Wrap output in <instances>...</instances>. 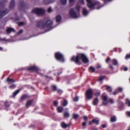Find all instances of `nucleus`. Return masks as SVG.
Wrapping results in <instances>:
<instances>
[{
	"mask_svg": "<svg viewBox=\"0 0 130 130\" xmlns=\"http://www.w3.org/2000/svg\"><path fill=\"white\" fill-rule=\"evenodd\" d=\"M18 24L19 26H20L23 25L24 23L23 22H20L18 23Z\"/></svg>",
	"mask_w": 130,
	"mask_h": 130,
	"instance_id": "nucleus-46",
	"label": "nucleus"
},
{
	"mask_svg": "<svg viewBox=\"0 0 130 130\" xmlns=\"http://www.w3.org/2000/svg\"><path fill=\"white\" fill-rule=\"evenodd\" d=\"M92 130H98V129L96 128H92Z\"/></svg>",
	"mask_w": 130,
	"mask_h": 130,
	"instance_id": "nucleus-61",
	"label": "nucleus"
},
{
	"mask_svg": "<svg viewBox=\"0 0 130 130\" xmlns=\"http://www.w3.org/2000/svg\"><path fill=\"white\" fill-rule=\"evenodd\" d=\"M16 85H15L13 84L11 86H9V88L11 89H13L15 88Z\"/></svg>",
	"mask_w": 130,
	"mask_h": 130,
	"instance_id": "nucleus-40",
	"label": "nucleus"
},
{
	"mask_svg": "<svg viewBox=\"0 0 130 130\" xmlns=\"http://www.w3.org/2000/svg\"><path fill=\"white\" fill-rule=\"evenodd\" d=\"M9 11V10L7 9H5L4 10H0V18H2L6 15Z\"/></svg>",
	"mask_w": 130,
	"mask_h": 130,
	"instance_id": "nucleus-8",
	"label": "nucleus"
},
{
	"mask_svg": "<svg viewBox=\"0 0 130 130\" xmlns=\"http://www.w3.org/2000/svg\"><path fill=\"white\" fill-rule=\"evenodd\" d=\"M86 122H85L83 123L82 124V125L83 126H85L86 125Z\"/></svg>",
	"mask_w": 130,
	"mask_h": 130,
	"instance_id": "nucleus-53",
	"label": "nucleus"
},
{
	"mask_svg": "<svg viewBox=\"0 0 130 130\" xmlns=\"http://www.w3.org/2000/svg\"><path fill=\"white\" fill-rule=\"evenodd\" d=\"M56 22L57 23L60 22L61 21V17L60 15H57L56 17Z\"/></svg>",
	"mask_w": 130,
	"mask_h": 130,
	"instance_id": "nucleus-16",
	"label": "nucleus"
},
{
	"mask_svg": "<svg viewBox=\"0 0 130 130\" xmlns=\"http://www.w3.org/2000/svg\"><path fill=\"white\" fill-rule=\"evenodd\" d=\"M111 60L110 59L109 57H108L107 59H106V63H108L109 61H110Z\"/></svg>",
	"mask_w": 130,
	"mask_h": 130,
	"instance_id": "nucleus-51",
	"label": "nucleus"
},
{
	"mask_svg": "<svg viewBox=\"0 0 130 130\" xmlns=\"http://www.w3.org/2000/svg\"><path fill=\"white\" fill-rule=\"evenodd\" d=\"M33 101L32 100H30L28 101L26 104V106L28 107L29 106H30L32 103Z\"/></svg>",
	"mask_w": 130,
	"mask_h": 130,
	"instance_id": "nucleus-21",
	"label": "nucleus"
},
{
	"mask_svg": "<svg viewBox=\"0 0 130 130\" xmlns=\"http://www.w3.org/2000/svg\"><path fill=\"white\" fill-rule=\"evenodd\" d=\"M58 102L57 101H55L54 102V104L55 106H57L58 104Z\"/></svg>",
	"mask_w": 130,
	"mask_h": 130,
	"instance_id": "nucleus-49",
	"label": "nucleus"
},
{
	"mask_svg": "<svg viewBox=\"0 0 130 130\" xmlns=\"http://www.w3.org/2000/svg\"><path fill=\"white\" fill-rule=\"evenodd\" d=\"M55 57L56 59L59 61L62 62H63L64 61L63 56L60 53H56L55 54Z\"/></svg>",
	"mask_w": 130,
	"mask_h": 130,
	"instance_id": "nucleus-5",
	"label": "nucleus"
},
{
	"mask_svg": "<svg viewBox=\"0 0 130 130\" xmlns=\"http://www.w3.org/2000/svg\"><path fill=\"white\" fill-rule=\"evenodd\" d=\"M89 69L92 72H93L95 71V68L92 67H90L89 68Z\"/></svg>",
	"mask_w": 130,
	"mask_h": 130,
	"instance_id": "nucleus-33",
	"label": "nucleus"
},
{
	"mask_svg": "<svg viewBox=\"0 0 130 130\" xmlns=\"http://www.w3.org/2000/svg\"><path fill=\"white\" fill-rule=\"evenodd\" d=\"M109 67L111 69H113V67L111 65H109Z\"/></svg>",
	"mask_w": 130,
	"mask_h": 130,
	"instance_id": "nucleus-60",
	"label": "nucleus"
},
{
	"mask_svg": "<svg viewBox=\"0 0 130 130\" xmlns=\"http://www.w3.org/2000/svg\"><path fill=\"white\" fill-rule=\"evenodd\" d=\"M109 101L111 104L113 103L114 102L113 100L112 99H110L109 100Z\"/></svg>",
	"mask_w": 130,
	"mask_h": 130,
	"instance_id": "nucleus-47",
	"label": "nucleus"
},
{
	"mask_svg": "<svg viewBox=\"0 0 130 130\" xmlns=\"http://www.w3.org/2000/svg\"><path fill=\"white\" fill-rule=\"evenodd\" d=\"M80 6L77 4L76 7V9L77 11L78 12V13H79V12L80 11Z\"/></svg>",
	"mask_w": 130,
	"mask_h": 130,
	"instance_id": "nucleus-32",
	"label": "nucleus"
},
{
	"mask_svg": "<svg viewBox=\"0 0 130 130\" xmlns=\"http://www.w3.org/2000/svg\"><path fill=\"white\" fill-rule=\"evenodd\" d=\"M92 123H93L92 122H92H91V121H89V124L90 125H91L92 124Z\"/></svg>",
	"mask_w": 130,
	"mask_h": 130,
	"instance_id": "nucleus-63",
	"label": "nucleus"
},
{
	"mask_svg": "<svg viewBox=\"0 0 130 130\" xmlns=\"http://www.w3.org/2000/svg\"><path fill=\"white\" fill-rule=\"evenodd\" d=\"M92 122L93 123H95L97 125H98L99 124V121L98 120H96L95 119H93L92 120Z\"/></svg>",
	"mask_w": 130,
	"mask_h": 130,
	"instance_id": "nucleus-27",
	"label": "nucleus"
},
{
	"mask_svg": "<svg viewBox=\"0 0 130 130\" xmlns=\"http://www.w3.org/2000/svg\"><path fill=\"white\" fill-rule=\"evenodd\" d=\"M71 125V123H69L68 124H66L64 122H62L61 124V125L62 127L64 128H66L70 126Z\"/></svg>",
	"mask_w": 130,
	"mask_h": 130,
	"instance_id": "nucleus-10",
	"label": "nucleus"
},
{
	"mask_svg": "<svg viewBox=\"0 0 130 130\" xmlns=\"http://www.w3.org/2000/svg\"><path fill=\"white\" fill-rule=\"evenodd\" d=\"M130 58V54H127L126 56L125 57V59H127L128 58Z\"/></svg>",
	"mask_w": 130,
	"mask_h": 130,
	"instance_id": "nucleus-41",
	"label": "nucleus"
},
{
	"mask_svg": "<svg viewBox=\"0 0 130 130\" xmlns=\"http://www.w3.org/2000/svg\"><path fill=\"white\" fill-rule=\"evenodd\" d=\"M61 3L63 5L66 4L67 2V0H60Z\"/></svg>",
	"mask_w": 130,
	"mask_h": 130,
	"instance_id": "nucleus-34",
	"label": "nucleus"
},
{
	"mask_svg": "<svg viewBox=\"0 0 130 130\" xmlns=\"http://www.w3.org/2000/svg\"><path fill=\"white\" fill-rule=\"evenodd\" d=\"M101 126L103 128H105L106 127V126L105 124H103L101 125Z\"/></svg>",
	"mask_w": 130,
	"mask_h": 130,
	"instance_id": "nucleus-58",
	"label": "nucleus"
},
{
	"mask_svg": "<svg viewBox=\"0 0 130 130\" xmlns=\"http://www.w3.org/2000/svg\"><path fill=\"white\" fill-rule=\"evenodd\" d=\"M73 118L75 120H77L78 118L79 117V115L78 114L76 113H73L72 115Z\"/></svg>",
	"mask_w": 130,
	"mask_h": 130,
	"instance_id": "nucleus-17",
	"label": "nucleus"
},
{
	"mask_svg": "<svg viewBox=\"0 0 130 130\" xmlns=\"http://www.w3.org/2000/svg\"><path fill=\"white\" fill-rule=\"evenodd\" d=\"M83 119L84 120H87L88 118L86 116H84L83 117Z\"/></svg>",
	"mask_w": 130,
	"mask_h": 130,
	"instance_id": "nucleus-54",
	"label": "nucleus"
},
{
	"mask_svg": "<svg viewBox=\"0 0 130 130\" xmlns=\"http://www.w3.org/2000/svg\"><path fill=\"white\" fill-rule=\"evenodd\" d=\"M126 114L127 116L130 117V111H127Z\"/></svg>",
	"mask_w": 130,
	"mask_h": 130,
	"instance_id": "nucleus-42",
	"label": "nucleus"
},
{
	"mask_svg": "<svg viewBox=\"0 0 130 130\" xmlns=\"http://www.w3.org/2000/svg\"><path fill=\"white\" fill-rule=\"evenodd\" d=\"M99 103V100L97 98H95L93 100L92 104L93 105L97 106Z\"/></svg>",
	"mask_w": 130,
	"mask_h": 130,
	"instance_id": "nucleus-14",
	"label": "nucleus"
},
{
	"mask_svg": "<svg viewBox=\"0 0 130 130\" xmlns=\"http://www.w3.org/2000/svg\"><path fill=\"white\" fill-rule=\"evenodd\" d=\"M125 104H127L128 106L130 107V100L128 99H126Z\"/></svg>",
	"mask_w": 130,
	"mask_h": 130,
	"instance_id": "nucleus-24",
	"label": "nucleus"
},
{
	"mask_svg": "<svg viewBox=\"0 0 130 130\" xmlns=\"http://www.w3.org/2000/svg\"><path fill=\"white\" fill-rule=\"evenodd\" d=\"M23 31V30L22 29H21L18 32V35L22 33Z\"/></svg>",
	"mask_w": 130,
	"mask_h": 130,
	"instance_id": "nucleus-44",
	"label": "nucleus"
},
{
	"mask_svg": "<svg viewBox=\"0 0 130 130\" xmlns=\"http://www.w3.org/2000/svg\"><path fill=\"white\" fill-rule=\"evenodd\" d=\"M93 92L92 90L90 89H88L86 93V98L87 99L90 100L92 98Z\"/></svg>",
	"mask_w": 130,
	"mask_h": 130,
	"instance_id": "nucleus-6",
	"label": "nucleus"
},
{
	"mask_svg": "<svg viewBox=\"0 0 130 130\" xmlns=\"http://www.w3.org/2000/svg\"><path fill=\"white\" fill-rule=\"evenodd\" d=\"M105 3L106 2H109L111 1L112 0H103Z\"/></svg>",
	"mask_w": 130,
	"mask_h": 130,
	"instance_id": "nucleus-59",
	"label": "nucleus"
},
{
	"mask_svg": "<svg viewBox=\"0 0 130 130\" xmlns=\"http://www.w3.org/2000/svg\"><path fill=\"white\" fill-rule=\"evenodd\" d=\"M87 6L90 8H92L95 6V8L97 9H99L101 7L103 6L104 5L101 7L100 6V3L98 1H93L92 0H87Z\"/></svg>",
	"mask_w": 130,
	"mask_h": 130,
	"instance_id": "nucleus-3",
	"label": "nucleus"
},
{
	"mask_svg": "<svg viewBox=\"0 0 130 130\" xmlns=\"http://www.w3.org/2000/svg\"><path fill=\"white\" fill-rule=\"evenodd\" d=\"M1 40L3 41H5L6 42H9V40L8 39H6L5 38H4L1 39Z\"/></svg>",
	"mask_w": 130,
	"mask_h": 130,
	"instance_id": "nucleus-43",
	"label": "nucleus"
},
{
	"mask_svg": "<svg viewBox=\"0 0 130 130\" xmlns=\"http://www.w3.org/2000/svg\"><path fill=\"white\" fill-rule=\"evenodd\" d=\"M62 92L63 91L60 89H58L57 90V93L59 95L61 94Z\"/></svg>",
	"mask_w": 130,
	"mask_h": 130,
	"instance_id": "nucleus-36",
	"label": "nucleus"
},
{
	"mask_svg": "<svg viewBox=\"0 0 130 130\" xmlns=\"http://www.w3.org/2000/svg\"><path fill=\"white\" fill-rule=\"evenodd\" d=\"M7 81L9 83H13L14 82V81L13 79H10L9 77L8 78Z\"/></svg>",
	"mask_w": 130,
	"mask_h": 130,
	"instance_id": "nucleus-25",
	"label": "nucleus"
},
{
	"mask_svg": "<svg viewBox=\"0 0 130 130\" xmlns=\"http://www.w3.org/2000/svg\"><path fill=\"white\" fill-rule=\"evenodd\" d=\"M117 90L120 92H121L122 91V89L121 88H118L117 89Z\"/></svg>",
	"mask_w": 130,
	"mask_h": 130,
	"instance_id": "nucleus-48",
	"label": "nucleus"
},
{
	"mask_svg": "<svg viewBox=\"0 0 130 130\" xmlns=\"http://www.w3.org/2000/svg\"><path fill=\"white\" fill-rule=\"evenodd\" d=\"M11 32H15V30L13 28H9L6 30V32L7 34H9Z\"/></svg>",
	"mask_w": 130,
	"mask_h": 130,
	"instance_id": "nucleus-11",
	"label": "nucleus"
},
{
	"mask_svg": "<svg viewBox=\"0 0 130 130\" xmlns=\"http://www.w3.org/2000/svg\"><path fill=\"white\" fill-rule=\"evenodd\" d=\"M15 6L14 0H11L9 6V7L11 9L13 8Z\"/></svg>",
	"mask_w": 130,
	"mask_h": 130,
	"instance_id": "nucleus-12",
	"label": "nucleus"
},
{
	"mask_svg": "<svg viewBox=\"0 0 130 130\" xmlns=\"http://www.w3.org/2000/svg\"><path fill=\"white\" fill-rule=\"evenodd\" d=\"M32 12L37 15H40L43 14L44 13L45 11L43 9L36 8L32 10Z\"/></svg>",
	"mask_w": 130,
	"mask_h": 130,
	"instance_id": "nucleus-4",
	"label": "nucleus"
},
{
	"mask_svg": "<svg viewBox=\"0 0 130 130\" xmlns=\"http://www.w3.org/2000/svg\"><path fill=\"white\" fill-rule=\"evenodd\" d=\"M28 97V96L26 95L25 94L23 95L21 98V100L22 101H23L25 99L27 98Z\"/></svg>",
	"mask_w": 130,
	"mask_h": 130,
	"instance_id": "nucleus-18",
	"label": "nucleus"
},
{
	"mask_svg": "<svg viewBox=\"0 0 130 130\" xmlns=\"http://www.w3.org/2000/svg\"><path fill=\"white\" fill-rule=\"evenodd\" d=\"M52 10V9L51 8V7H50L48 9V12H50Z\"/></svg>",
	"mask_w": 130,
	"mask_h": 130,
	"instance_id": "nucleus-50",
	"label": "nucleus"
},
{
	"mask_svg": "<svg viewBox=\"0 0 130 130\" xmlns=\"http://www.w3.org/2000/svg\"><path fill=\"white\" fill-rule=\"evenodd\" d=\"M53 22L51 20L45 21L44 19L39 20L37 21L36 25L38 27L44 29L46 31L50 30L54 27H52Z\"/></svg>",
	"mask_w": 130,
	"mask_h": 130,
	"instance_id": "nucleus-1",
	"label": "nucleus"
},
{
	"mask_svg": "<svg viewBox=\"0 0 130 130\" xmlns=\"http://www.w3.org/2000/svg\"><path fill=\"white\" fill-rule=\"evenodd\" d=\"M28 70L30 71H37L39 70L38 68L36 66H32L27 68Z\"/></svg>",
	"mask_w": 130,
	"mask_h": 130,
	"instance_id": "nucleus-9",
	"label": "nucleus"
},
{
	"mask_svg": "<svg viewBox=\"0 0 130 130\" xmlns=\"http://www.w3.org/2000/svg\"><path fill=\"white\" fill-rule=\"evenodd\" d=\"M64 117H68L70 116L69 113L67 112H65L64 113Z\"/></svg>",
	"mask_w": 130,
	"mask_h": 130,
	"instance_id": "nucleus-35",
	"label": "nucleus"
},
{
	"mask_svg": "<svg viewBox=\"0 0 130 130\" xmlns=\"http://www.w3.org/2000/svg\"><path fill=\"white\" fill-rule=\"evenodd\" d=\"M55 1V0H44V3L46 4L53 3Z\"/></svg>",
	"mask_w": 130,
	"mask_h": 130,
	"instance_id": "nucleus-15",
	"label": "nucleus"
},
{
	"mask_svg": "<svg viewBox=\"0 0 130 130\" xmlns=\"http://www.w3.org/2000/svg\"><path fill=\"white\" fill-rule=\"evenodd\" d=\"M118 93V92H117V91H115L113 93V94L114 95H116L117 93Z\"/></svg>",
	"mask_w": 130,
	"mask_h": 130,
	"instance_id": "nucleus-56",
	"label": "nucleus"
},
{
	"mask_svg": "<svg viewBox=\"0 0 130 130\" xmlns=\"http://www.w3.org/2000/svg\"><path fill=\"white\" fill-rule=\"evenodd\" d=\"M105 77V76H103L99 77L98 81H102Z\"/></svg>",
	"mask_w": 130,
	"mask_h": 130,
	"instance_id": "nucleus-31",
	"label": "nucleus"
},
{
	"mask_svg": "<svg viewBox=\"0 0 130 130\" xmlns=\"http://www.w3.org/2000/svg\"><path fill=\"white\" fill-rule=\"evenodd\" d=\"M68 103V102L66 100H64L62 103V104L63 106H65L67 105Z\"/></svg>",
	"mask_w": 130,
	"mask_h": 130,
	"instance_id": "nucleus-29",
	"label": "nucleus"
},
{
	"mask_svg": "<svg viewBox=\"0 0 130 130\" xmlns=\"http://www.w3.org/2000/svg\"><path fill=\"white\" fill-rule=\"evenodd\" d=\"M109 102V101H108L107 102H106L105 101H104L102 102V105H104V106L107 105L108 103Z\"/></svg>",
	"mask_w": 130,
	"mask_h": 130,
	"instance_id": "nucleus-45",
	"label": "nucleus"
},
{
	"mask_svg": "<svg viewBox=\"0 0 130 130\" xmlns=\"http://www.w3.org/2000/svg\"><path fill=\"white\" fill-rule=\"evenodd\" d=\"M69 14L71 17L73 18H77L78 17L73 8H71L69 11Z\"/></svg>",
	"mask_w": 130,
	"mask_h": 130,
	"instance_id": "nucleus-7",
	"label": "nucleus"
},
{
	"mask_svg": "<svg viewBox=\"0 0 130 130\" xmlns=\"http://www.w3.org/2000/svg\"><path fill=\"white\" fill-rule=\"evenodd\" d=\"M123 69H124V71H127L128 70V68L127 67L124 68Z\"/></svg>",
	"mask_w": 130,
	"mask_h": 130,
	"instance_id": "nucleus-57",
	"label": "nucleus"
},
{
	"mask_svg": "<svg viewBox=\"0 0 130 130\" xmlns=\"http://www.w3.org/2000/svg\"><path fill=\"white\" fill-rule=\"evenodd\" d=\"M101 66L100 65H99L97 67V69H99V68H101Z\"/></svg>",
	"mask_w": 130,
	"mask_h": 130,
	"instance_id": "nucleus-62",
	"label": "nucleus"
},
{
	"mask_svg": "<svg viewBox=\"0 0 130 130\" xmlns=\"http://www.w3.org/2000/svg\"><path fill=\"white\" fill-rule=\"evenodd\" d=\"M63 108L62 107H59L57 108V110L59 112H62Z\"/></svg>",
	"mask_w": 130,
	"mask_h": 130,
	"instance_id": "nucleus-26",
	"label": "nucleus"
},
{
	"mask_svg": "<svg viewBox=\"0 0 130 130\" xmlns=\"http://www.w3.org/2000/svg\"><path fill=\"white\" fill-rule=\"evenodd\" d=\"M80 57L82 58V61L84 63H86L88 62V59L86 56L83 54L79 55L76 57L75 56L73 57L71 59V60L75 61L76 63L80 65L81 64L80 61Z\"/></svg>",
	"mask_w": 130,
	"mask_h": 130,
	"instance_id": "nucleus-2",
	"label": "nucleus"
},
{
	"mask_svg": "<svg viewBox=\"0 0 130 130\" xmlns=\"http://www.w3.org/2000/svg\"><path fill=\"white\" fill-rule=\"evenodd\" d=\"M112 64L114 65H116L118 64V62L117 60L116 59H113L112 60Z\"/></svg>",
	"mask_w": 130,
	"mask_h": 130,
	"instance_id": "nucleus-22",
	"label": "nucleus"
},
{
	"mask_svg": "<svg viewBox=\"0 0 130 130\" xmlns=\"http://www.w3.org/2000/svg\"><path fill=\"white\" fill-rule=\"evenodd\" d=\"M100 94V93L99 92H98L95 94V95L97 96H99Z\"/></svg>",
	"mask_w": 130,
	"mask_h": 130,
	"instance_id": "nucleus-55",
	"label": "nucleus"
},
{
	"mask_svg": "<svg viewBox=\"0 0 130 130\" xmlns=\"http://www.w3.org/2000/svg\"><path fill=\"white\" fill-rule=\"evenodd\" d=\"M53 91H55L56 90L57 88L56 86L55 85H54L52 86Z\"/></svg>",
	"mask_w": 130,
	"mask_h": 130,
	"instance_id": "nucleus-39",
	"label": "nucleus"
},
{
	"mask_svg": "<svg viewBox=\"0 0 130 130\" xmlns=\"http://www.w3.org/2000/svg\"><path fill=\"white\" fill-rule=\"evenodd\" d=\"M79 2L81 4L83 5L84 4V0H79Z\"/></svg>",
	"mask_w": 130,
	"mask_h": 130,
	"instance_id": "nucleus-52",
	"label": "nucleus"
},
{
	"mask_svg": "<svg viewBox=\"0 0 130 130\" xmlns=\"http://www.w3.org/2000/svg\"><path fill=\"white\" fill-rule=\"evenodd\" d=\"M83 12L84 15L85 16H87L88 13V12L87 9L85 8H84L83 9Z\"/></svg>",
	"mask_w": 130,
	"mask_h": 130,
	"instance_id": "nucleus-13",
	"label": "nucleus"
},
{
	"mask_svg": "<svg viewBox=\"0 0 130 130\" xmlns=\"http://www.w3.org/2000/svg\"><path fill=\"white\" fill-rule=\"evenodd\" d=\"M116 121V117L115 116L113 117H111L110 118V121L112 122H115Z\"/></svg>",
	"mask_w": 130,
	"mask_h": 130,
	"instance_id": "nucleus-19",
	"label": "nucleus"
},
{
	"mask_svg": "<svg viewBox=\"0 0 130 130\" xmlns=\"http://www.w3.org/2000/svg\"><path fill=\"white\" fill-rule=\"evenodd\" d=\"M4 104L6 108L10 106V104L7 101H5L4 103Z\"/></svg>",
	"mask_w": 130,
	"mask_h": 130,
	"instance_id": "nucleus-20",
	"label": "nucleus"
},
{
	"mask_svg": "<svg viewBox=\"0 0 130 130\" xmlns=\"http://www.w3.org/2000/svg\"><path fill=\"white\" fill-rule=\"evenodd\" d=\"M106 89L109 92H111L112 91V89L110 86L107 87L106 88Z\"/></svg>",
	"mask_w": 130,
	"mask_h": 130,
	"instance_id": "nucleus-30",
	"label": "nucleus"
},
{
	"mask_svg": "<svg viewBox=\"0 0 130 130\" xmlns=\"http://www.w3.org/2000/svg\"><path fill=\"white\" fill-rule=\"evenodd\" d=\"M102 98L103 99V100L105 101H106L107 99V96L106 95H102Z\"/></svg>",
	"mask_w": 130,
	"mask_h": 130,
	"instance_id": "nucleus-28",
	"label": "nucleus"
},
{
	"mask_svg": "<svg viewBox=\"0 0 130 130\" xmlns=\"http://www.w3.org/2000/svg\"><path fill=\"white\" fill-rule=\"evenodd\" d=\"M73 100L74 101H78V97L77 96H76L75 97V98H73Z\"/></svg>",
	"mask_w": 130,
	"mask_h": 130,
	"instance_id": "nucleus-37",
	"label": "nucleus"
},
{
	"mask_svg": "<svg viewBox=\"0 0 130 130\" xmlns=\"http://www.w3.org/2000/svg\"><path fill=\"white\" fill-rule=\"evenodd\" d=\"M74 1L75 0H69L70 2L71 6L73 5L74 4Z\"/></svg>",
	"mask_w": 130,
	"mask_h": 130,
	"instance_id": "nucleus-38",
	"label": "nucleus"
},
{
	"mask_svg": "<svg viewBox=\"0 0 130 130\" xmlns=\"http://www.w3.org/2000/svg\"><path fill=\"white\" fill-rule=\"evenodd\" d=\"M20 89H18L14 92L13 94V97H14L20 92Z\"/></svg>",
	"mask_w": 130,
	"mask_h": 130,
	"instance_id": "nucleus-23",
	"label": "nucleus"
},
{
	"mask_svg": "<svg viewBox=\"0 0 130 130\" xmlns=\"http://www.w3.org/2000/svg\"><path fill=\"white\" fill-rule=\"evenodd\" d=\"M3 49V48L2 47H0V50H2Z\"/></svg>",
	"mask_w": 130,
	"mask_h": 130,
	"instance_id": "nucleus-64",
	"label": "nucleus"
}]
</instances>
